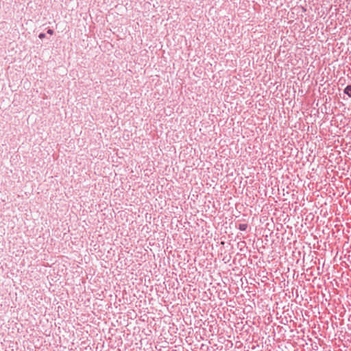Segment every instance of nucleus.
Masks as SVG:
<instances>
[{"mask_svg":"<svg viewBox=\"0 0 351 351\" xmlns=\"http://www.w3.org/2000/svg\"><path fill=\"white\" fill-rule=\"evenodd\" d=\"M247 225L245 223L240 224L239 227V230H242V231L245 230L247 229Z\"/></svg>","mask_w":351,"mask_h":351,"instance_id":"2","label":"nucleus"},{"mask_svg":"<svg viewBox=\"0 0 351 351\" xmlns=\"http://www.w3.org/2000/svg\"><path fill=\"white\" fill-rule=\"evenodd\" d=\"M39 38H45V34H40L39 35Z\"/></svg>","mask_w":351,"mask_h":351,"instance_id":"4","label":"nucleus"},{"mask_svg":"<svg viewBox=\"0 0 351 351\" xmlns=\"http://www.w3.org/2000/svg\"><path fill=\"white\" fill-rule=\"evenodd\" d=\"M344 93L349 97H351V85L347 86L344 89Z\"/></svg>","mask_w":351,"mask_h":351,"instance_id":"1","label":"nucleus"},{"mask_svg":"<svg viewBox=\"0 0 351 351\" xmlns=\"http://www.w3.org/2000/svg\"><path fill=\"white\" fill-rule=\"evenodd\" d=\"M47 33L51 35V34H53V30H52V29H48Z\"/></svg>","mask_w":351,"mask_h":351,"instance_id":"3","label":"nucleus"}]
</instances>
